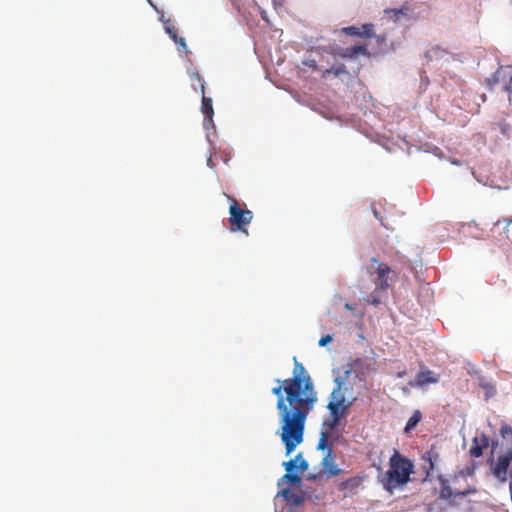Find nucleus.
<instances>
[{
    "label": "nucleus",
    "instance_id": "f3484780",
    "mask_svg": "<svg viewBox=\"0 0 512 512\" xmlns=\"http://www.w3.org/2000/svg\"><path fill=\"white\" fill-rule=\"evenodd\" d=\"M313 51L319 55H323L324 53L330 54L334 57L338 56L342 58L343 47L333 43L327 46H318L314 47Z\"/></svg>",
    "mask_w": 512,
    "mask_h": 512
},
{
    "label": "nucleus",
    "instance_id": "39448f33",
    "mask_svg": "<svg viewBox=\"0 0 512 512\" xmlns=\"http://www.w3.org/2000/svg\"><path fill=\"white\" fill-rule=\"evenodd\" d=\"M337 386L332 391L330 401L327 405L330 413L342 412L347 414L349 407L352 405L351 401H346L344 393L342 392V382L336 379Z\"/></svg>",
    "mask_w": 512,
    "mask_h": 512
},
{
    "label": "nucleus",
    "instance_id": "20e7f679",
    "mask_svg": "<svg viewBox=\"0 0 512 512\" xmlns=\"http://www.w3.org/2000/svg\"><path fill=\"white\" fill-rule=\"evenodd\" d=\"M423 461L421 470L423 474V481L429 480L434 470H436L440 464L441 457L440 453L435 445H432L421 457Z\"/></svg>",
    "mask_w": 512,
    "mask_h": 512
},
{
    "label": "nucleus",
    "instance_id": "4c0bfd02",
    "mask_svg": "<svg viewBox=\"0 0 512 512\" xmlns=\"http://www.w3.org/2000/svg\"><path fill=\"white\" fill-rule=\"evenodd\" d=\"M345 308H346V309H351V307H350V305H349V304H346V305H345Z\"/></svg>",
    "mask_w": 512,
    "mask_h": 512
},
{
    "label": "nucleus",
    "instance_id": "9b49d317",
    "mask_svg": "<svg viewBox=\"0 0 512 512\" xmlns=\"http://www.w3.org/2000/svg\"><path fill=\"white\" fill-rule=\"evenodd\" d=\"M321 465V472L329 477L337 476L340 473V469L335 462V456L333 455L332 449H329V451L326 453L321 461Z\"/></svg>",
    "mask_w": 512,
    "mask_h": 512
},
{
    "label": "nucleus",
    "instance_id": "393cba45",
    "mask_svg": "<svg viewBox=\"0 0 512 512\" xmlns=\"http://www.w3.org/2000/svg\"><path fill=\"white\" fill-rule=\"evenodd\" d=\"M281 481H286V482L296 484V483L301 482V477L297 474H293L292 472H287L286 474H284L282 476Z\"/></svg>",
    "mask_w": 512,
    "mask_h": 512
},
{
    "label": "nucleus",
    "instance_id": "72a5a7b5",
    "mask_svg": "<svg viewBox=\"0 0 512 512\" xmlns=\"http://www.w3.org/2000/svg\"><path fill=\"white\" fill-rule=\"evenodd\" d=\"M377 41L380 43V42H385L386 41V37L385 36H377Z\"/></svg>",
    "mask_w": 512,
    "mask_h": 512
},
{
    "label": "nucleus",
    "instance_id": "a211bd4d",
    "mask_svg": "<svg viewBox=\"0 0 512 512\" xmlns=\"http://www.w3.org/2000/svg\"><path fill=\"white\" fill-rule=\"evenodd\" d=\"M488 446V438L483 435L480 439L474 438L473 445L470 448V454L473 457H480L483 454V449Z\"/></svg>",
    "mask_w": 512,
    "mask_h": 512
},
{
    "label": "nucleus",
    "instance_id": "dca6fc26",
    "mask_svg": "<svg viewBox=\"0 0 512 512\" xmlns=\"http://www.w3.org/2000/svg\"><path fill=\"white\" fill-rule=\"evenodd\" d=\"M359 55H369L365 45H356L343 48L342 58L356 59Z\"/></svg>",
    "mask_w": 512,
    "mask_h": 512
},
{
    "label": "nucleus",
    "instance_id": "6ab92c4d",
    "mask_svg": "<svg viewBox=\"0 0 512 512\" xmlns=\"http://www.w3.org/2000/svg\"><path fill=\"white\" fill-rule=\"evenodd\" d=\"M281 495L290 503H293L297 506L301 505L303 500H304V497L302 495V493H299V492H295L291 489H283L281 491Z\"/></svg>",
    "mask_w": 512,
    "mask_h": 512
},
{
    "label": "nucleus",
    "instance_id": "a878e982",
    "mask_svg": "<svg viewBox=\"0 0 512 512\" xmlns=\"http://www.w3.org/2000/svg\"><path fill=\"white\" fill-rule=\"evenodd\" d=\"M360 29H361V37L370 38L373 36V30H374L373 24L366 23Z\"/></svg>",
    "mask_w": 512,
    "mask_h": 512
},
{
    "label": "nucleus",
    "instance_id": "ddd939ff",
    "mask_svg": "<svg viewBox=\"0 0 512 512\" xmlns=\"http://www.w3.org/2000/svg\"><path fill=\"white\" fill-rule=\"evenodd\" d=\"M283 465L287 472H292L295 468H299L301 472L308 469V462L302 457L301 453L296 455L294 459L284 462Z\"/></svg>",
    "mask_w": 512,
    "mask_h": 512
},
{
    "label": "nucleus",
    "instance_id": "b1692460",
    "mask_svg": "<svg viewBox=\"0 0 512 512\" xmlns=\"http://www.w3.org/2000/svg\"><path fill=\"white\" fill-rule=\"evenodd\" d=\"M331 414V421L328 423V426L330 429H334L338 424L341 418L345 417L346 414L342 412H336V413H330ZM327 424V422H325Z\"/></svg>",
    "mask_w": 512,
    "mask_h": 512
},
{
    "label": "nucleus",
    "instance_id": "c9c22d12",
    "mask_svg": "<svg viewBox=\"0 0 512 512\" xmlns=\"http://www.w3.org/2000/svg\"><path fill=\"white\" fill-rule=\"evenodd\" d=\"M505 430H510L511 431V427H506L505 429H502V432H504Z\"/></svg>",
    "mask_w": 512,
    "mask_h": 512
},
{
    "label": "nucleus",
    "instance_id": "e433bc0d",
    "mask_svg": "<svg viewBox=\"0 0 512 512\" xmlns=\"http://www.w3.org/2000/svg\"><path fill=\"white\" fill-rule=\"evenodd\" d=\"M403 375H404V372H399V373H398V376H399V377H402Z\"/></svg>",
    "mask_w": 512,
    "mask_h": 512
},
{
    "label": "nucleus",
    "instance_id": "aec40b11",
    "mask_svg": "<svg viewBox=\"0 0 512 512\" xmlns=\"http://www.w3.org/2000/svg\"><path fill=\"white\" fill-rule=\"evenodd\" d=\"M166 32L169 36L174 40L176 44L184 49L186 53H188L187 45L185 39L183 37H179L177 33V29L175 26H165Z\"/></svg>",
    "mask_w": 512,
    "mask_h": 512
},
{
    "label": "nucleus",
    "instance_id": "4468645a",
    "mask_svg": "<svg viewBox=\"0 0 512 512\" xmlns=\"http://www.w3.org/2000/svg\"><path fill=\"white\" fill-rule=\"evenodd\" d=\"M472 493H476V488L473 487L464 490H459L455 488L454 490H452L451 487L444 485L440 491L441 497L446 499L456 496H466Z\"/></svg>",
    "mask_w": 512,
    "mask_h": 512
},
{
    "label": "nucleus",
    "instance_id": "c756f323",
    "mask_svg": "<svg viewBox=\"0 0 512 512\" xmlns=\"http://www.w3.org/2000/svg\"><path fill=\"white\" fill-rule=\"evenodd\" d=\"M305 65L309 66L310 68L316 70L317 69V63L315 60H309L304 62Z\"/></svg>",
    "mask_w": 512,
    "mask_h": 512
},
{
    "label": "nucleus",
    "instance_id": "f8f14e48",
    "mask_svg": "<svg viewBox=\"0 0 512 512\" xmlns=\"http://www.w3.org/2000/svg\"><path fill=\"white\" fill-rule=\"evenodd\" d=\"M438 381L439 375L425 367H421L420 371L416 375L415 385L418 387H424L429 384H435Z\"/></svg>",
    "mask_w": 512,
    "mask_h": 512
},
{
    "label": "nucleus",
    "instance_id": "7c9ffc66",
    "mask_svg": "<svg viewBox=\"0 0 512 512\" xmlns=\"http://www.w3.org/2000/svg\"><path fill=\"white\" fill-rule=\"evenodd\" d=\"M368 301L373 305H378L380 303V300L377 297L371 296Z\"/></svg>",
    "mask_w": 512,
    "mask_h": 512
},
{
    "label": "nucleus",
    "instance_id": "cd10ccee",
    "mask_svg": "<svg viewBox=\"0 0 512 512\" xmlns=\"http://www.w3.org/2000/svg\"><path fill=\"white\" fill-rule=\"evenodd\" d=\"M371 208H372V212H373V215L375 216V218H377L379 220V222L381 223V225L383 227H385L386 229H389L388 225L384 223V219L381 216L380 212L376 209V207L374 205H372Z\"/></svg>",
    "mask_w": 512,
    "mask_h": 512
},
{
    "label": "nucleus",
    "instance_id": "423d86ee",
    "mask_svg": "<svg viewBox=\"0 0 512 512\" xmlns=\"http://www.w3.org/2000/svg\"><path fill=\"white\" fill-rule=\"evenodd\" d=\"M369 269L371 272L377 273L378 279L381 282L380 288H389L393 280L397 277V273L394 270L387 264L378 262L376 258L371 259Z\"/></svg>",
    "mask_w": 512,
    "mask_h": 512
},
{
    "label": "nucleus",
    "instance_id": "f03ea898",
    "mask_svg": "<svg viewBox=\"0 0 512 512\" xmlns=\"http://www.w3.org/2000/svg\"><path fill=\"white\" fill-rule=\"evenodd\" d=\"M414 472L412 461L394 451L389 459V469L380 477L383 488L392 494L396 489L404 487Z\"/></svg>",
    "mask_w": 512,
    "mask_h": 512
},
{
    "label": "nucleus",
    "instance_id": "6e6552de",
    "mask_svg": "<svg viewBox=\"0 0 512 512\" xmlns=\"http://www.w3.org/2000/svg\"><path fill=\"white\" fill-rule=\"evenodd\" d=\"M201 93H202V104H201V112L204 115L203 126L205 129H209L214 126L213 116V101L212 98L205 96V85L203 83L200 84Z\"/></svg>",
    "mask_w": 512,
    "mask_h": 512
},
{
    "label": "nucleus",
    "instance_id": "c85d7f7f",
    "mask_svg": "<svg viewBox=\"0 0 512 512\" xmlns=\"http://www.w3.org/2000/svg\"><path fill=\"white\" fill-rule=\"evenodd\" d=\"M333 340L332 336L331 335H325L323 337L320 338L319 342H318V345L320 347H323L325 346L326 344H328L329 342H331Z\"/></svg>",
    "mask_w": 512,
    "mask_h": 512
},
{
    "label": "nucleus",
    "instance_id": "9d476101",
    "mask_svg": "<svg viewBox=\"0 0 512 512\" xmlns=\"http://www.w3.org/2000/svg\"><path fill=\"white\" fill-rule=\"evenodd\" d=\"M491 232L494 237L500 240L507 239L512 242V217L510 219L497 220Z\"/></svg>",
    "mask_w": 512,
    "mask_h": 512
},
{
    "label": "nucleus",
    "instance_id": "0eeeda50",
    "mask_svg": "<svg viewBox=\"0 0 512 512\" xmlns=\"http://www.w3.org/2000/svg\"><path fill=\"white\" fill-rule=\"evenodd\" d=\"M512 460V450L509 449L503 455L499 456L497 462L492 465V474L500 482H506L507 471Z\"/></svg>",
    "mask_w": 512,
    "mask_h": 512
},
{
    "label": "nucleus",
    "instance_id": "bb28decb",
    "mask_svg": "<svg viewBox=\"0 0 512 512\" xmlns=\"http://www.w3.org/2000/svg\"><path fill=\"white\" fill-rule=\"evenodd\" d=\"M342 31L346 35L361 37V29L355 26L344 27Z\"/></svg>",
    "mask_w": 512,
    "mask_h": 512
},
{
    "label": "nucleus",
    "instance_id": "f257e3e1",
    "mask_svg": "<svg viewBox=\"0 0 512 512\" xmlns=\"http://www.w3.org/2000/svg\"><path fill=\"white\" fill-rule=\"evenodd\" d=\"M276 382L279 385L273 387L271 392L277 397L280 436L285 444L286 455H290L303 441L305 422L317 402V393L311 377L297 361L293 376L284 380L277 379Z\"/></svg>",
    "mask_w": 512,
    "mask_h": 512
},
{
    "label": "nucleus",
    "instance_id": "1a4fd4ad",
    "mask_svg": "<svg viewBox=\"0 0 512 512\" xmlns=\"http://www.w3.org/2000/svg\"><path fill=\"white\" fill-rule=\"evenodd\" d=\"M493 83H502L503 89L512 93V65L500 67L492 77Z\"/></svg>",
    "mask_w": 512,
    "mask_h": 512
},
{
    "label": "nucleus",
    "instance_id": "2f4dec72",
    "mask_svg": "<svg viewBox=\"0 0 512 512\" xmlns=\"http://www.w3.org/2000/svg\"><path fill=\"white\" fill-rule=\"evenodd\" d=\"M192 78H195L198 82L201 81V76L198 72H194L192 75H191Z\"/></svg>",
    "mask_w": 512,
    "mask_h": 512
},
{
    "label": "nucleus",
    "instance_id": "2eb2a0df",
    "mask_svg": "<svg viewBox=\"0 0 512 512\" xmlns=\"http://www.w3.org/2000/svg\"><path fill=\"white\" fill-rule=\"evenodd\" d=\"M410 8L407 5H403L398 9H385L384 13L386 17L394 22L399 21L402 17L409 18Z\"/></svg>",
    "mask_w": 512,
    "mask_h": 512
},
{
    "label": "nucleus",
    "instance_id": "412c9836",
    "mask_svg": "<svg viewBox=\"0 0 512 512\" xmlns=\"http://www.w3.org/2000/svg\"><path fill=\"white\" fill-rule=\"evenodd\" d=\"M347 73L348 72L346 66L344 64H340L326 69L323 73V76L326 77L329 74H333L334 76L339 77L340 75Z\"/></svg>",
    "mask_w": 512,
    "mask_h": 512
},
{
    "label": "nucleus",
    "instance_id": "4be33fe9",
    "mask_svg": "<svg viewBox=\"0 0 512 512\" xmlns=\"http://www.w3.org/2000/svg\"><path fill=\"white\" fill-rule=\"evenodd\" d=\"M329 437H330L329 432H321V436H320V439H319V442L317 445V449L322 450V451L327 450V452L329 451V449H332L331 444L329 443Z\"/></svg>",
    "mask_w": 512,
    "mask_h": 512
},
{
    "label": "nucleus",
    "instance_id": "473e14b6",
    "mask_svg": "<svg viewBox=\"0 0 512 512\" xmlns=\"http://www.w3.org/2000/svg\"><path fill=\"white\" fill-rule=\"evenodd\" d=\"M501 130H502V132H503V133H507V131L509 130V126H508V124H504V125L502 126Z\"/></svg>",
    "mask_w": 512,
    "mask_h": 512
},
{
    "label": "nucleus",
    "instance_id": "5701e85b",
    "mask_svg": "<svg viewBox=\"0 0 512 512\" xmlns=\"http://www.w3.org/2000/svg\"><path fill=\"white\" fill-rule=\"evenodd\" d=\"M421 420V413L419 411H416L408 420L406 426H405V431L408 432L410 431L411 429H413L417 424L418 422Z\"/></svg>",
    "mask_w": 512,
    "mask_h": 512
},
{
    "label": "nucleus",
    "instance_id": "f704fd0d",
    "mask_svg": "<svg viewBox=\"0 0 512 512\" xmlns=\"http://www.w3.org/2000/svg\"><path fill=\"white\" fill-rule=\"evenodd\" d=\"M211 163H212V160H211V157H209L208 160H207L208 166L212 167Z\"/></svg>",
    "mask_w": 512,
    "mask_h": 512
},
{
    "label": "nucleus",
    "instance_id": "7ed1b4c3",
    "mask_svg": "<svg viewBox=\"0 0 512 512\" xmlns=\"http://www.w3.org/2000/svg\"><path fill=\"white\" fill-rule=\"evenodd\" d=\"M230 203L229 206V224L232 232L241 231L248 235L247 226L253 219L252 211L245 209L241 204L231 195L224 194Z\"/></svg>",
    "mask_w": 512,
    "mask_h": 512
}]
</instances>
